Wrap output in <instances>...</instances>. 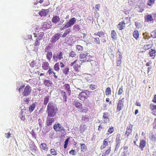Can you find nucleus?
<instances>
[{
  "instance_id": "nucleus-1",
  "label": "nucleus",
  "mask_w": 156,
  "mask_h": 156,
  "mask_svg": "<svg viewBox=\"0 0 156 156\" xmlns=\"http://www.w3.org/2000/svg\"><path fill=\"white\" fill-rule=\"evenodd\" d=\"M58 109L55 105L52 102H49L47 105V112L49 117H53L55 116Z\"/></svg>"
},
{
  "instance_id": "nucleus-2",
  "label": "nucleus",
  "mask_w": 156,
  "mask_h": 156,
  "mask_svg": "<svg viewBox=\"0 0 156 156\" xmlns=\"http://www.w3.org/2000/svg\"><path fill=\"white\" fill-rule=\"evenodd\" d=\"M82 61L81 60L76 59L73 62H71L70 64V66H73L74 71L75 72H78L79 71V68H80L82 63Z\"/></svg>"
},
{
  "instance_id": "nucleus-3",
  "label": "nucleus",
  "mask_w": 156,
  "mask_h": 156,
  "mask_svg": "<svg viewBox=\"0 0 156 156\" xmlns=\"http://www.w3.org/2000/svg\"><path fill=\"white\" fill-rule=\"evenodd\" d=\"M125 98H120L117 103V108L116 112H118L121 111L124 108Z\"/></svg>"
},
{
  "instance_id": "nucleus-4",
  "label": "nucleus",
  "mask_w": 156,
  "mask_h": 156,
  "mask_svg": "<svg viewBox=\"0 0 156 156\" xmlns=\"http://www.w3.org/2000/svg\"><path fill=\"white\" fill-rule=\"evenodd\" d=\"M130 22V20L129 18L128 17H126L125 20L119 22L117 25V27L119 30H121L125 28V24L129 23Z\"/></svg>"
},
{
  "instance_id": "nucleus-5",
  "label": "nucleus",
  "mask_w": 156,
  "mask_h": 156,
  "mask_svg": "<svg viewBox=\"0 0 156 156\" xmlns=\"http://www.w3.org/2000/svg\"><path fill=\"white\" fill-rule=\"evenodd\" d=\"M89 91L87 90H83L78 95L79 98L83 101H85L88 97Z\"/></svg>"
},
{
  "instance_id": "nucleus-6",
  "label": "nucleus",
  "mask_w": 156,
  "mask_h": 156,
  "mask_svg": "<svg viewBox=\"0 0 156 156\" xmlns=\"http://www.w3.org/2000/svg\"><path fill=\"white\" fill-rule=\"evenodd\" d=\"M80 57L81 59H83L82 61L83 62H90L92 60V56L87 53L81 54Z\"/></svg>"
},
{
  "instance_id": "nucleus-7",
  "label": "nucleus",
  "mask_w": 156,
  "mask_h": 156,
  "mask_svg": "<svg viewBox=\"0 0 156 156\" xmlns=\"http://www.w3.org/2000/svg\"><path fill=\"white\" fill-rule=\"evenodd\" d=\"M63 58L62 52L61 51H57L55 54L53 55V59L55 61L58 60H60Z\"/></svg>"
},
{
  "instance_id": "nucleus-8",
  "label": "nucleus",
  "mask_w": 156,
  "mask_h": 156,
  "mask_svg": "<svg viewBox=\"0 0 156 156\" xmlns=\"http://www.w3.org/2000/svg\"><path fill=\"white\" fill-rule=\"evenodd\" d=\"M76 19L75 17H73L70 19L68 22L66 24L63 26L62 29H64L66 28H69L75 23L76 22Z\"/></svg>"
},
{
  "instance_id": "nucleus-9",
  "label": "nucleus",
  "mask_w": 156,
  "mask_h": 156,
  "mask_svg": "<svg viewBox=\"0 0 156 156\" xmlns=\"http://www.w3.org/2000/svg\"><path fill=\"white\" fill-rule=\"evenodd\" d=\"M121 137V135L119 134H117L116 136V137L115 139L116 143L115 151H117L120 146L121 141L120 138Z\"/></svg>"
},
{
  "instance_id": "nucleus-10",
  "label": "nucleus",
  "mask_w": 156,
  "mask_h": 156,
  "mask_svg": "<svg viewBox=\"0 0 156 156\" xmlns=\"http://www.w3.org/2000/svg\"><path fill=\"white\" fill-rule=\"evenodd\" d=\"M153 16H152L151 15L149 14L145 16L144 17L145 21L148 22H151L153 21L154 20H155L156 14H153Z\"/></svg>"
},
{
  "instance_id": "nucleus-11",
  "label": "nucleus",
  "mask_w": 156,
  "mask_h": 156,
  "mask_svg": "<svg viewBox=\"0 0 156 156\" xmlns=\"http://www.w3.org/2000/svg\"><path fill=\"white\" fill-rule=\"evenodd\" d=\"M31 87L29 85L27 86L24 89V90L23 92V95L24 96H26L30 94L31 92Z\"/></svg>"
},
{
  "instance_id": "nucleus-12",
  "label": "nucleus",
  "mask_w": 156,
  "mask_h": 156,
  "mask_svg": "<svg viewBox=\"0 0 156 156\" xmlns=\"http://www.w3.org/2000/svg\"><path fill=\"white\" fill-rule=\"evenodd\" d=\"M133 126L132 125L130 124L127 127L125 133V136L126 138H128L129 135L132 133Z\"/></svg>"
},
{
  "instance_id": "nucleus-13",
  "label": "nucleus",
  "mask_w": 156,
  "mask_h": 156,
  "mask_svg": "<svg viewBox=\"0 0 156 156\" xmlns=\"http://www.w3.org/2000/svg\"><path fill=\"white\" fill-rule=\"evenodd\" d=\"M53 128L56 131H61L63 129V128L59 123L55 124L53 126Z\"/></svg>"
},
{
  "instance_id": "nucleus-14",
  "label": "nucleus",
  "mask_w": 156,
  "mask_h": 156,
  "mask_svg": "<svg viewBox=\"0 0 156 156\" xmlns=\"http://www.w3.org/2000/svg\"><path fill=\"white\" fill-rule=\"evenodd\" d=\"M60 34L57 33L54 35L51 38V41L52 43L56 42L59 38L60 37Z\"/></svg>"
},
{
  "instance_id": "nucleus-15",
  "label": "nucleus",
  "mask_w": 156,
  "mask_h": 156,
  "mask_svg": "<svg viewBox=\"0 0 156 156\" xmlns=\"http://www.w3.org/2000/svg\"><path fill=\"white\" fill-rule=\"evenodd\" d=\"M49 65L48 62H42L41 64V68L42 69L47 70L49 69Z\"/></svg>"
},
{
  "instance_id": "nucleus-16",
  "label": "nucleus",
  "mask_w": 156,
  "mask_h": 156,
  "mask_svg": "<svg viewBox=\"0 0 156 156\" xmlns=\"http://www.w3.org/2000/svg\"><path fill=\"white\" fill-rule=\"evenodd\" d=\"M38 31L36 30L35 32L34 33V37H36L38 35V37L37 38H39V39L41 40L44 35V33L43 32H41L38 33Z\"/></svg>"
},
{
  "instance_id": "nucleus-17",
  "label": "nucleus",
  "mask_w": 156,
  "mask_h": 156,
  "mask_svg": "<svg viewBox=\"0 0 156 156\" xmlns=\"http://www.w3.org/2000/svg\"><path fill=\"white\" fill-rule=\"evenodd\" d=\"M109 114L108 112H104L103 113V119L104 122L106 123H108L109 122V120L108 118Z\"/></svg>"
},
{
  "instance_id": "nucleus-18",
  "label": "nucleus",
  "mask_w": 156,
  "mask_h": 156,
  "mask_svg": "<svg viewBox=\"0 0 156 156\" xmlns=\"http://www.w3.org/2000/svg\"><path fill=\"white\" fill-rule=\"evenodd\" d=\"M119 57L117 58L116 60V66H120L122 62V55L120 52L119 51Z\"/></svg>"
},
{
  "instance_id": "nucleus-19",
  "label": "nucleus",
  "mask_w": 156,
  "mask_h": 156,
  "mask_svg": "<svg viewBox=\"0 0 156 156\" xmlns=\"http://www.w3.org/2000/svg\"><path fill=\"white\" fill-rule=\"evenodd\" d=\"M51 117H48L47 118V120L46 121V125L48 126L51 125L52 123L54 122V119L53 118Z\"/></svg>"
},
{
  "instance_id": "nucleus-20",
  "label": "nucleus",
  "mask_w": 156,
  "mask_h": 156,
  "mask_svg": "<svg viewBox=\"0 0 156 156\" xmlns=\"http://www.w3.org/2000/svg\"><path fill=\"white\" fill-rule=\"evenodd\" d=\"M43 84L45 86L48 87H51L53 83L52 82L51 80L45 79L43 81Z\"/></svg>"
},
{
  "instance_id": "nucleus-21",
  "label": "nucleus",
  "mask_w": 156,
  "mask_h": 156,
  "mask_svg": "<svg viewBox=\"0 0 156 156\" xmlns=\"http://www.w3.org/2000/svg\"><path fill=\"white\" fill-rule=\"evenodd\" d=\"M146 142L145 140H142L140 141L139 147L141 151L144 150V148L146 146Z\"/></svg>"
},
{
  "instance_id": "nucleus-22",
  "label": "nucleus",
  "mask_w": 156,
  "mask_h": 156,
  "mask_svg": "<svg viewBox=\"0 0 156 156\" xmlns=\"http://www.w3.org/2000/svg\"><path fill=\"white\" fill-rule=\"evenodd\" d=\"M48 13V9H42L39 12V14L41 16H45Z\"/></svg>"
},
{
  "instance_id": "nucleus-23",
  "label": "nucleus",
  "mask_w": 156,
  "mask_h": 156,
  "mask_svg": "<svg viewBox=\"0 0 156 156\" xmlns=\"http://www.w3.org/2000/svg\"><path fill=\"white\" fill-rule=\"evenodd\" d=\"M63 87L64 90L67 92L69 94V95H70L71 93V90L69 84H66L63 85Z\"/></svg>"
},
{
  "instance_id": "nucleus-24",
  "label": "nucleus",
  "mask_w": 156,
  "mask_h": 156,
  "mask_svg": "<svg viewBox=\"0 0 156 156\" xmlns=\"http://www.w3.org/2000/svg\"><path fill=\"white\" fill-rule=\"evenodd\" d=\"M105 34V33L101 31H98L97 33H95L94 34V36L96 37L98 36L100 38L105 37L104 36Z\"/></svg>"
},
{
  "instance_id": "nucleus-25",
  "label": "nucleus",
  "mask_w": 156,
  "mask_h": 156,
  "mask_svg": "<svg viewBox=\"0 0 156 156\" xmlns=\"http://www.w3.org/2000/svg\"><path fill=\"white\" fill-rule=\"evenodd\" d=\"M60 19L59 16H53L51 19L52 22L55 24H56L60 21Z\"/></svg>"
},
{
  "instance_id": "nucleus-26",
  "label": "nucleus",
  "mask_w": 156,
  "mask_h": 156,
  "mask_svg": "<svg viewBox=\"0 0 156 156\" xmlns=\"http://www.w3.org/2000/svg\"><path fill=\"white\" fill-rule=\"evenodd\" d=\"M156 51L155 50L151 49L149 51L148 54L150 56L152 57V58H154L155 56Z\"/></svg>"
},
{
  "instance_id": "nucleus-27",
  "label": "nucleus",
  "mask_w": 156,
  "mask_h": 156,
  "mask_svg": "<svg viewBox=\"0 0 156 156\" xmlns=\"http://www.w3.org/2000/svg\"><path fill=\"white\" fill-rule=\"evenodd\" d=\"M40 148L41 150L44 151H47L48 150V147L45 143L41 144Z\"/></svg>"
},
{
  "instance_id": "nucleus-28",
  "label": "nucleus",
  "mask_w": 156,
  "mask_h": 156,
  "mask_svg": "<svg viewBox=\"0 0 156 156\" xmlns=\"http://www.w3.org/2000/svg\"><path fill=\"white\" fill-rule=\"evenodd\" d=\"M73 105L78 109H81L82 108V104L77 101H74Z\"/></svg>"
},
{
  "instance_id": "nucleus-29",
  "label": "nucleus",
  "mask_w": 156,
  "mask_h": 156,
  "mask_svg": "<svg viewBox=\"0 0 156 156\" xmlns=\"http://www.w3.org/2000/svg\"><path fill=\"white\" fill-rule=\"evenodd\" d=\"M111 151V147H109L107 148V149L102 154V156H108L110 154Z\"/></svg>"
},
{
  "instance_id": "nucleus-30",
  "label": "nucleus",
  "mask_w": 156,
  "mask_h": 156,
  "mask_svg": "<svg viewBox=\"0 0 156 156\" xmlns=\"http://www.w3.org/2000/svg\"><path fill=\"white\" fill-rule=\"evenodd\" d=\"M36 104L35 103H33L30 105L29 107V111L30 112H32L34 109Z\"/></svg>"
},
{
  "instance_id": "nucleus-31",
  "label": "nucleus",
  "mask_w": 156,
  "mask_h": 156,
  "mask_svg": "<svg viewBox=\"0 0 156 156\" xmlns=\"http://www.w3.org/2000/svg\"><path fill=\"white\" fill-rule=\"evenodd\" d=\"M30 149L33 152H35L37 151V147L34 144H31L30 145Z\"/></svg>"
},
{
  "instance_id": "nucleus-32",
  "label": "nucleus",
  "mask_w": 156,
  "mask_h": 156,
  "mask_svg": "<svg viewBox=\"0 0 156 156\" xmlns=\"http://www.w3.org/2000/svg\"><path fill=\"white\" fill-rule=\"evenodd\" d=\"M60 93L63 100L65 102H66L67 101V95L66 93L63 90H61L60 92Z\"/></svg>"
},
{
  "instance_id": "nucleus-33",
  "label": "nucleus",
  "mask_w": 156,
  "mask_h": 156,
  "mask_svg": "<svg viewBox=\"0 0 156 156\" xmlns=\"http://www.w3.org/2000/svg\"><path fill=\"white\" fill-rule=\"evenodd\" d=\"M52 56V53L51 51H49L47 53L46 56V58L49 61H51Z\"/></svg>"
},
{
  "instance_id": "nucleus-34",
  "label": "nucleus",
  "mask_w": 156,
  "mask_h": 156,
  "mask_svg": "<svg viewBox=\"0 0 156 156\" xmlns=\"http://www.w3.org/2000/svg\"><path fill=\"white\" fill-rule=\"evenodd\" d=\"M111 36L112 38L114 40H115L117 34L116 32L114 30H112L111 32Z\"/></svg>"
},
{
  "instance_id": "nucleus-35",
  "label": "nucleus",
  "mask_w": 156,
  "mask_h": 156,
  "mask_svg": "<svg viewBox=\"0 0 156 156\" xmlns=\"http://www.w3.org/2000/svg\"><path fill=\"white\" fill-rule=\"evenodd\" d=\"M108 141L107 140V139H105L103 142V147H102V146H101V149H103L105 147L108 145Z\"/></svg>"
},
{
  "instance_id": "nucleus-36",
  "label": "nucleus",
  "mask_w": 156,
  "mask_h": 156,
  "mask_svg": "<svg viewBox=\"0 0 156 156\" xmlns=\"http://www.w3.org/2000/svg\"><path fill=\"white\" fill-rule=\"evenodd\" d=\"M150 108L153 111H156V105L153 103H151L150 106Z\"/></svg>"
},
{
  "instance_id": "nucleus-37",
  "label": "nucleus",
  "mask_w": 156,
  "mask_h": 156,
  "mask_svg": "<svg viewBox=\"0 0 156 156\" xmlns=\"http://www.w3.org/2000/svg\"><path fill=\"white\" fill-rule=\"evenodd\" d=\"M49 96H47L44 98L43 104L44 105H46L48 103L49 100Z\"/></svg>"
},
{
  "instance_id": "nucleus-38",
  "label": "nucleus",
  "mask_w": 156,
  "mask_h": 156,
  "mask_svg": "<svg viewBox=\"0 0 156 156\" xmlns=\"http://www.w3.org/2000/svg\"><path fill=\"white\" fill-rule=\"evenodd\" d=\"M51 27V25L47 22H44L43 25V27L46 29L50 28Z\"/></svg>"
},
{
  "instance_id": "nucleus-39",
  "label": "nucleus",
  "mask_w": 156,
  "mask_h": 156,
  "mask_svg": "<svg viewBox=\"0 0 156 156\" xmlns=\"http://www.w3.org/2000/svg\"><path fill=\"white\" fill-rule=\"evenodd\" d=\"M81 150L82 152H85L87 150V147L84 144H80Z\"/></svg>"
},
{
  "instance_id": "nucleus-40",
  "label": "nucleus",
  "mask_w": 156,
  "mask_h": 156,
  "mask_svg": "<svg viewBox=\"0 0 156 156\" xmlns=\"http://www.w3.org/2000/svg\"><path fill=\"white\" fill-rule=\"evenodd\" d=\"M133 37L136 40L139 37V34L138 31L137 30H135L134 31L133 34Z\"/></svg>"
},
{
  "instance_id": "nucleus-41",
  "label": "nucleus",
  "mask_w": 156,
  "mask_h": 156,
  "mask_svg": "<svg viewBox=\"0 0 156 156\" xmlns=\"http://www.w3.org/2000/svg\"><path fill=\"white\" fill-rule=\"evenodd\" d=\"M152 46V45L150 44H147L144 46L143 49L145 50H147L151 48Z\"/></svg>"
},
{
  "instance_id": "nucleus-42",
  "label": "nucleus",
  "mask_w": 156,
  "mask_h": 156,
  "mask_svg": "<svg viewBox=\"0 0 156 156\" xmlns=\"http://www.w3.org/2000/svg\"><path fill=\"white\" fill-rule=\"evenodd\" d=\"M54 68L55 70L58 71L59 70V63L57 62L55 63L54 66Z\"/></svg>"
},
{
  "instance_id": "nucleus-43",
  "label": "nucleus",
  "mask_w": 156,
  "mask_h": 156,
  "mask_svg": "<svg viewBox=\"0 0 156 156\" xmlns=\"http://www.w3.org/2000/svg\"><path fill=\"white\" fill-rule=\"evenodd\" d=\"M86 129V127L85 125L83 126H80V127L79 130L81 133H83Z\"/></svg>"
},
{
  "instance_id": "nucleus-44",
  "label": "nucleus",
  "mask_w": 156,
  "mask_h": 156,
  "mask_svg": "<svg viewBox=\"0 0 156 156\" xmlns=\"http://www.w3.org/2000/svg\"><path fill=\"white\" fill-rule=\"evenodd\" d=\"M73 29L75 31H78L80 30V27L78 24H76L73 26Z\"/></svg>"
},
{
  "instance_id": "nucleus-45",
  "label": "nucleus",
  "mask_w": 156,
  "mask_h": 156,
  "mask_svg": "<svg viewBox=\"0 0 156 156\" xmlns=\"http://www.w3.org/2000/svg\"><path fill=\"white\" fill-rule=\"evenodd\" d=\"M111 88L109 87H108L105 90V95H108L111 94Z\"/></svg>"
},
{
  "instance_id": "nucleus-46",
  "label": "nucleus",
  "mask_w": 156,
  "mask_h": 156,
  "mask_svg": "<svg viewBox=\"0 0 156 156\" xmlns=\"http://www.w3.org/2000/svg\"><path fill=\"white\" fill-rule=\"evenodd\" d=\"M150 138L151 140L152 141H156V134H152L150 135Z\"/></svg>"
},
{
  "instance_id": "nucleus-47",
  "label": "nucleus",
  "mask_w": 156,
  "mask_h": 156,
  "mask_svg": "<svg viewBox=\"0 0 156 156\" xmlns=\"http://www.w3.org/2000/svg\"><path fill=\"white\" fill-rule=\"evenodd\" d=\"M153 67L152 66L149 67L147 68V73L148 75L151 74L153 71Z\"/></svg>"
},
{
  "instance_id": "nucleus-48",
  "label": "nucleus",
  "mask_w": 156,
  "mask_h": 156,
  "mask_svg": "<svg viewBox=\"0 0 156 156\" xmlns=\"http://www.w3.org/2000/svg\"><path fill=\"white\" fill-rule=\"evenodd\" d=\"M70 32V29L66 30L65 32L64 33L62 36V37H65L68 34H69Z\"/></svg>"
},
{
  "instance_id": "nucleus-49",
  "label": "nucleus",
  "mask_w": 156,
  "mask_h": 156,
  "mask_svg": "<svg viewBox=\"0 0 156 156\" xmlns=\"http://www.w3.org/2000/svg\"><path fill=\"white\" fill-rule=\"evenodd\" d=\"M76 49L79 52H81L83 49V48L80 45H76Z\"/></svg>"
},
{
  "instance_id": "nucleus-50",
  "label": "nucleus",
  "mask_w": 156,
  "mask_h": 156,
  "mask_svg": "<svg viewBox=\"0 0 156 156\" xmlns=\"http://www.w3.org/2000/svg\"><path fill=\"white\" fill-rule=\"evenodd\" d=\"M123 92V87L122 86H121L119 89L118 92V94L119 95H121Z\"/></svg>"
},
{
  "instance_id": "nucleus-51",
  "label": "nucleus",
  "mask_w": 156,
  "mask_h": 156,
  "mask_svg": "<svg viewBox=\"0 0 156 156\" xmlns=\"http://www.w3.org/2000/svg\"><path fill=\"white\" fill-rule=\"evenodd\" d=\"M155 1V0H148L147 5L149 6H151L154 3Z\"/></svg>"
},
{
  "instance_id": "nucleus-52",
  "label": "nucleus",
  "mask_w": 156,
  "mask_h": 156,
  "mask_svg": "<svg viewBox=\"0 0 156 156\" xmlns=\"http://www.w3.org/2000/svg\"><path fill=\"white\" fill-rule=\"evenodd\" d=\"M114 129L113 127H110L108 130V134H111L113 133L114 131Z\"/></svg>"
},
{
  "instance_id": "nucleus-53",
  "label": "nucleus",
  "mask_w": 156,
  "mask_h": 156,
  "mask_svg": "<svg viewBox=\"0 0 156 156\" xmlns=\"http://www.w3.org/2000/svg\"><path fill=\"white\" fill-rule=\"evenodd\" d=\"M69 69L68 67H65L63 69V72L65 75H67L69 72Z\"/></svg>"
},
{
  "instance_id": "nucleus-54",
  "label": "nucleus",
  "mask_w": 156,
  "mask_h": 156,
  "mask_svg": "<svg viewBox=\"0 0 156 156\" xmlns=\"http://www.w3.org/2000/svg\"><path fill=\"white\" fill-rule=\"evenodd\" d=\"M90 88L92 90H94L97 88V86L96 85L91 84L90 85Z\"/></svg>"
},
{
  "instance_id": "nucleus-55",
  "label": "nucleus",
  "mask_w": 156,
  "mask_h": 156,
  "mask_svg": "<svg viewBox=\"0 0 156 156\" xmlns=\"http://www.w3.org/2000/svg\"><path fill=\"white\" fill-rule=\"evenodd\" d=\"M41 40L39 39V38H37L36 40L35 43L34 44V46H38L40 44V42L39 41Z\"/></svg>"
},
{
  "instance_id": "nucleus-56",
  "label": "nucleus",
  "mask_w": 156,
  "mask_h": 156,
  "mask_svg": "<svg viewBox=\"0 0 156 156\" xmlns=\"http://www.w3.org/2000/svg\"><path fill=\"white\" fill-rule=\"evenodd\" d=\"M69 138H68L65 141V144L64 145V147L65 149L67 147L68 142L69 140Z\"/></svg>"
},
{
  "instance_id": "nucleus-57",
  "label": "nucleus",
  "mask_w": 156,
  "mask_h": 156,
  "mask_svg": "<svg viewBox=\"0 0 156 156\" xmlns=\"http://www.w3.org/2000/svg\"><path fill=\"white\" fill-rule=\"evenodd\" d=\"M50 152L51 154L53 155H56L57 154V152L54 149H51L50 150Z\"/></svg>"
},
{
  "instance_id": "nucleus-58",
  "label": "nucleus",
  "mask_w": 156,
  "mask_h": 156,
  "mask_svg": "<svg viewBox=\"0 0 156 156\" xmlns=\"http://www.w3.org/2000/svg\"><path fill=\"white\" fill-rule=\"evenodd\" d=\"M69 56H70L72 57H74L76 56V55L74 51H71L69 53Z\"/></svg>"
},
{
  "instance_id": "nucleus-59",
  "label": "nucleus",
  "mask_w": 156,
  "mask_h": 156,
  "mask_svg": "<svg viewBox=\"0 0 156 156\" xmlns=\"http://www.w3.org/2000/svg\"><path fill=\"white\" fill-rule=\"evenodd\" d=\"M48 73L49 75H50L54 72L52 68H51L50 67L49 69H48Z\"/></svg>"
},
{
  "instance_id": "nucleus-60",
  "label": "nucleus",
  "mask_w": 156,
  "mask_h": 156,
  "mask_svg": "<svg viewBox=\"0 0 156 156\" xmlns=\"http://www.w3.org/2000/svg\"><path fill=\"white\" fill-rule=\"evenodd\" d=\"M94 42L96 44H100V41L99 38H94Z\"/></svg>"
},
{
  "instance_id": "nucleus-61",
  "label": "nucleus",
  "mask_w": 156,
  "mask_h": 156,
  "mask_svg": "<svg viewBox=\"0 0 156 156\" xmlns=\"http://www.w3.org/2000/svg\"><path fill=\"white\" fill-rule=\"evenodd\" d=\"M82 119L84 121H88L89 118L86 115H83L82 116Z\"/></svg>"
},
{
  "instance_id": "nucleus-62",
  "label": "nucleus",
  "mask_w": 156,
  "mask_h": 156,
  "mask_svg": "<svg viewBox=\"0 0 156 156\" xmlns=\"http://www.w3.org/2000/svg\"><path fill=\"white\" fill-rule=\"evenodd\" d=\"M36 64L35 61H33L31 62L30 65L31 67L33 68L35 66Z\"/></svg>"
},
{
  "instance_id": "nucleus-63",
  "label": "nucleus",
  "mask_w": 156,
  "mask_h": 156,
  "mask_svg": "<svg viewBox=\"0 0 156 156\" xmlns=\"http://www.w3.org/2000/svg\"><path fill=\"white\" fill-rule=\"evenodd\" d=\"M38 123L39 125V126L40 127H41L43 125V122H42V120L40 119H38Z\"/></svg>"
},
{
  "instance_id": "nucleus-64",
  "label": "nucleus",
  "mask_w": 156,
  "mask_h": 156,
  "mask_svg": "<svg viewBox=\"0 0 156 156\" xmlns=\"http://www.w3.org/2000/svg\"><path fill=\"white\" fill-rule=\"evenodd\" d=\"M153 128L154 129H156V118L154 119L153 123Z\"/></svg>"
}]
</instances>
